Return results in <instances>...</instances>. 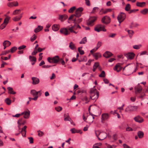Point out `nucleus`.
I'll use <instances>...</instances> for the list:
<instances>
[{
  "label": "nucleus",
  "instance_id": "49",
  "mask_svg": "<svg viewBox=\"0 0 148 148\" xmlns=\"http://www.w3.org/2000/svg\"><path fill=\"white\" fill-rule=\"evenodd\" d=\"M26 47L25 45H23L22 46H21L18 47V49L19 50H22V49H25V48Z\"/></svg>",
  "mask_w": 148,
  "mask_h": 148
},
{
  "label": "nucleus",
  "instance_id": "22",
  "mask_svg": "<svg viewBox=\"0 0 148 148\" xmlns=\"http://www.w3.org/2000/svg\"><path fill=\"white\" fill-rule=\"evenodd\" d=\"M112 54L109 51H106L103 54V56L107 58H109L110 57Z\"/></svg>",
  "mask_w": 148,
  "mask_h": 148
},
{
  "label": "nucleus",
  "instance_id": "7",
  "mask_svg": "<svg viewBox=\"0 0 148 148\" xmlns=\"http://www.w3.org/2000/svg\"><path fill=\"white\" fill-rule=\"evenodd\" d=\"M137 108V106L129 105L126 108L125 110V111L126 112H128V111H134L136 110Z\"/></svg>",
  "mask_w": 148,
  "mask_h": 148
},
{
  "label": "nucleus",
  "instance_id": "23",
  "mask_svg": "<svg viewBox=\"0 0 148 148\" xmlns=\"http://www.w3.org/2000/svg\"><path fill=\"white\" fill-rule=\"evenodd\" d=\"M43 29V27L40 25L38 26L37 28H35L34 30V32L35 33L38 32Z\"/></svg>",
  "mask_w": 148,
  "mask_h": 148
},
{
  "label": "nucleus",
  "instance_id": "46",
  "mask_svg": "<svg viewBox=\"0 0 148 148\" xmlns=\"http://www.w3.org/2000/svg\"><path fill=\"white\" fill-rule=\"evenodd\" d=\"M128 34H130V38L132 37L133 34H134V32L132 30H128L127 31Z\"/></svg>",
  "mask_w": 148,
  "mask_h": 148
},
{
  "label": "nucleus",
  "instance_id": "24",
  "mask_svg": "<svg viewBox=\"0 0 148 148\" xmlns=\"http://www.w3.org/2000/svg\"><path fill=\"white\" fill-rule=\"evenodd\" d=\"M7 89L9 91L8 92L9 93L13 95L16 93V92L13 90L12 88L10 87H8Z\"/></svg>",
  "mask_w": 148,
  "mask_h": 148
},
{
  "label": "nucleus",
  "instance_id": "37",
  "mask_svg": "<svg viewBox=\"0 0 148 148\" xmlns=\"http://www.w3.org/2000/svg\"><path fill=\"white\" fill-rule=\"evenodd\" d=\"M76 9L75 6H73L69 10L68 12L70 13H72Z\"/></svg>",
  "mask_w": 148,
  "mask_h": 148
},
{
  "label": "nucleus",
  "instance_id": "27",
  "mask_svg": "<svg viewBox=\"0 0 148 148\" xmlns=\"http://www.w3.org/2000/svg\"><path fill=\"white\" fill-rule=\"evenodd\" d=\"M16 4H14V2H12L10 3H8V5L10 7H12L13 6H17L18 5V3L17 2H16Z\"/></svg>",
  "mask_w": 148,
  "mask_h": 148
},
{
  "label": "nucleus",
  "instance_id": "14",
  "mask_svg": "<svg viewBox=\"0 0 148 148\" xmlns=\"http://www.w3.org/2000/svg\"><path fill=\"white\" fill-rule=\"evenodd\" d=\"M112 9L110 8L106 9L104 10L103 8L101 9L100 10V14H105L108 12H111Z\"/></svg>",
  "mask_w": 148,
  "mask_h": 148
},
{
  "label": "nucleus",
  "instance_id": "34",
  "mask_svg": "<svg viewBox=\"0 0 148 148\" xmlns=\"http://www.w3.org/2000/svg\"><path fill=\"white\" fill-rule=\"evenodd\" d=\"M69 47L72 50H74L75 48V47L74 45L72 42H71L70 43Z\"/></svg>",
  "mask_w": 148,
  "mask_h": 148
},
{
  "label": "nucleus",
  "instance_id": "30",
  "mask_svg": "<svg viewBox=\"0 0 148 148\" xmlns=\"http://www.w3.org/2000/svg\"><path fill=\"white\" fill-rule=\"evenodd\" d=\"M21 11V10L20 9L16 10L14 11L13 12L12 15H16L19 14Z\"/></svg>",
  "mask_w": 148,
  "mask_h": 148
},
{
  "label": "nucleus",
  "instance_id": "12",
  "mask_svg": "<svg viewBox=\"0 0 148 148\" xmlns=\"http://www.w3.org/2000/svg\"><path fill=\"white\" fill-rule=\"evenodd\" d=\"M128 59L132 60L134 58L135 54L133 53H129L125 55Z\"/></svg>",
  "mask_w": 148,
  "mask_h": 148
},
{
  "label": "nucleus",
  "instance_id": "50",
  "mask_svg": "<svg viewBox=\"0 0 148 148\" xmlns=\"http://www.w3.org/2000/svg\"><path fill=\"white\" fill-rule=\"evenodd\" d=\"M12 20L15 21H18L20 20V18H18L17 16H16L12 18Z\"/></svg>",
  "mask_w": 148,
  "mask_h": 148
},
{
  "label": "nucleus",
  "instance_id": "42",
  "mask_svg": "<svg viewBox=\"0 0 148 148\" xmlns=\"http://www.w3.org/2000/svg\"><path fill=\"white\" fill-rule=\"evenodd\" d=\"M134 67H135V65L133 64V65L131 66H130L128 68V71L131 73V72L132 71V70L134 68Z\"/></svg>",
  "mask_w": 148,
  "mask_h": 148
},
{
  "label": "nucleus",
  "instance_id": "61",
  "mask_svg": "<svg viewBox=\"0 0 148 148\" xmlns=\"http://www.w3.org/2000/svg\"><path fill=\"white\" fill-rule=\"evenodd\" d=\"M21 115V114H17L15 115H12V116L13 117H16L18 118Z\"/></svg>",
  "mask_w": 148,
  "mask_h": 148
},
{
  "label": "nucleus",
  "instance_id": "39",
  "mask_svg": "<svg viewBox=\"0 0 148 148\" xmlns=\"http://www.w3.org/2000/svg\"><path fill=\"white\" fill-rule=\"evenodd\" d=\"M5 102L8 105H10L11 103V100L8 98H6L5 100Z\"/></svg>",
  "mask_w": 148,
  "mask_h": 148
},
{
  "label": "nucleus",
  "instance_id": "25",
  "mask_svg": "<svg viewBox=\"0 0 148 148\" xmlns=\"http://www.w3.org/2000/svg\"><path fill=\"white\" fill-rule=\"evenodd\" d=\"M11 42L8 40H5L3 42V46H6L7 47L10 46L11 44Z\"/></svg>",
  "mask_w": 148,
  "mask_h": 148
},
{
  "label": "nucleus",
  "instance_id": "62",
  "mask_svg": "<svg viewBox=\"0 0 148 148\" xmlns=\"http://www.w3.org/2000/svg\"><path fill=\"white\" fill-rule=\"evenodd\" d=\"M94 29L95 31H97L98 32H100V30H101V29H99V28H97V26H96L95 27Z\"/></svg>",
  "mask_w": 148,
  "mask_h": 148
},
{
  "label": "nucleus",
  "instance_id": "60",
  "mask_svg": "<svg viewBox=\"0 0 148 148\" xmlns=\"http://www.w3.org/2000/svg\"><path fill=\"white\" fill-rule=\"evenodd\" d=\"M74 16H75V15L74 14H73L69 18L68 20H73V19L74 18Z\"/></svg>",
  "mask_w": 148,
  "mask_h": 148
},
{
  "label": "nucleus",
  "instance_id": "54",
  "mask_svg": "<svg viewBox=\"0 0 148 148\" xmlns=\"http://www.w3.org/2000/svg\"><path fill=\"white\" fill-rule=\"evenodd\" d=\"M6 25V24L3 23L0 26V29H3L5 27Z\"/></svg>",
  "mask_w": 148,
  "mask_h": 148
},
{
  "label": "nucleus",
  "instance_id": "11",
  "mask_svg": "<svg viewBox=\"0 0 148 148\" xmlns=\"http://www.w3.org/2000/svg\"><path fill=\"white\" fill-rule=\"evenodd\" d=\"M135 121L139 123H142L144 121V119L140 116L138 115L134 118Z\"/></svg>",
  "mask_w": 148,
  "mask_h": 148
},
{
  "label": "nucleus",
  "instance_id": "52",
  "mask_svg": "<svg viewBox=\"0 0 148 148\" xmlns=\"http://www.w3.org/2000/svg\"><path fill=\"white\" fill-rule=\"evenodd\" d=\"M64 120L65 121H71V119L70 117L69 116H68L66 117L64 119Z\"/></svg>",
  "mask_w": 148,
  "mask_h": 148
},
{
  "label": "nucleus",
  "instance_id": "4",
  "mask_svg": "<svg viewBox=\"0 0 148 148\" xmlns=\"http://www.w3.org/2000/svg\"><path fill=\"white\" fill-rule=\"evenodd\" d=\"M72 20L73 21V23H74V25L68 28V29L69 30L70 32L71 33L73 32L75 34H77V33L78 32L75 31L74 30L76 29L75 28V27L76 26V24H77L76 19V18L74 19L73 18Z\"/></svg>",
  "mask_w": 148,
  "mask_h": 148
},
{
  "label": "nucleus",
  "instance_id": "45",
  "mask_svg": "<svg viewBox=\"0 0 148 148\" xmlns=\"http://www.w3.org/2000/svg\"><path fill=\"white\" fill-rule=\"evenodd\" d=\"M141 47V45H135L133 46V48L135 49H138Z\"/></svg>",
  "mask_w": 148,
  "mask_h": 148
},
{
  "label": "nucleus",
  "instance_id": "32",
  "mask_svg": "<svg viewBox=\"0 0 148 148\" xmlns=\"http://www.w3.org/2000/svg\"><path fill=\"white\" fill-rule=\"evenodd\" d=\"M10 17L9 16H7L6 18L4 19L3 23L6 25L8 23L9 20L10 19Z\"/></svg>",
  "mask_w": 148,
  "mask_h": 148
},
{
  "label": "nucleus",
  "instance_id": "38",
  "mask_svg": "<svg viewBox=\"0 0 148 148\" xmlns=\"http://www.w3.org/2000/svg\"><path fill=\"white\" fill-rule=\"evenodd\" d=\"M148 12V9L146 8L141 10L140 12L143 14H145L147 13Z\"/></svg>",
  "mask_w": 148,
  "mask_h": 148
},
{
  "label": "nucleus",
  "instance_id": "17",
  "mask_svg": "<svg viewBox=\"0 0 148 148\" xmlns=\"http://www.w3.org/2000/svg\"><path fill=\"white\" fill-rule=\"evenodd\" d=\"M121 69L122 67L120 66V64L119 63L117 64L114 68V70L117 72H119Z\"/></svg>",
  "mask_w": 148,
  "mask_h": 148
},
{
  "label": "nucleus",
  "instance_id": "21",
  "mask_svg": "<svg viewBox=\"0 0 148 148\" xmlns=\"http://www.w3.org/2000/svg\"><path fill=\"white\" fill-rule=\"evenodd\" d=\"M59 25L54 24L52 26V29L53 31L56 32L59 29Z\"/></svg>",
  "mask_w": 148,
  "mask_h": 148
},
{
  "label": "nucleus",
  "instance_id": "3",
  "mask_svg": "<svg viewBox=\"0 0 148 148\" xmlns=\"http://www.w3.org/2000/svg\"><path fill=\"white\" fill-rule=\"evenodd\" d=\"M60 60L59 57L58 56H56L52 58L48 57L47 58V60L50 63H57Z\"/></svg>",
  "mask_w": 148,
  "mask_h": 148
},
{
  "label": "nucleus",
  "instance_id": "55",
  "mask_svg": "<svg viewBox=\"0 0 148 148\" xmlns=\"http://www.w3.org/2000/svg\"><path fill=\"white\" fill-rule=\"evenodd\" d=\"M10 51H4L1 54V55H5L6 54L8 53Z\"/></svg>",
  "mask_w": 148,
  "mask_h": 148
},
{
  "label": "nucleus",
  "instance_id": "8",
  "mask_svg": "<svg viewBox=\"0 0 148 148\" xmlns=\"http://www.w3.org/2000/svg\"><path fill=\"white\" fill-rule=\"evenodd\" d=\"M97 18V17L95 16L90 17L87 22V25L91 26H92L93 23L96 20Z\"/></svg>",
  "mask_w": 148,
  "mask_h": 148
},
{
  "label": "nucleus",
  "instance_id": "41",
  "mask_svg": "<svg viewBox=\"0 0 148 148\" xmlns=\"http://www.w3.org/2000/svg\"><path fill=\"white\" fill-rule=\"evenodd\" d=\"M143 133L141 131H139L138 133V136L140 138H142L143 136Z\"/></svg>",
  "mask_w": 148,
  "mask_h": 148
},
{
  "label": "nucleus",
  "instance_id": "29",
  "mask_svg": "<svg viewBox=\"0 0 148 148\" xmlns=\"http://www.w3.org/2000/svg\"><path fill=\"white\" fill-rule=\"evenodd\" d=\"M135 89L136 93H140L141 91L142 88L141 87L139 86L138 88H135Z\"/></svg>",
  "mask_w": 148,
  "mask_h": 148
},
{
  "label": "nucleus",
  "instance_id": "33",
  "mask_svg": "<svg viewBox=\"0 0 148 148\" xmlns=\"http://www.w3.org/2000/svg\"><path fill=\"white\" fill-rule=\"evenodd\" d=\"M30 92L31 94L33 95V96H36L38 95L37 92H36V91L34 90H31Z\"/></svg>",
  "mask_w": 148,
  "mask_h": 148
},
{
  "label": "nucleus",
  "instance_id": "36",
  "mask_svg": "<svg viewBox=\"0 0 148 148\" xmlns=\"http://www.w3.org/2000/svg\"><path fill=\"white\" fill-rule=\"evenodd\" d=\"M99 8L98 7H94L91 12V13H95L98 10Z\"/></svg>",
  "mask_w": 148,
  "mask_h": 148
},
{
  "label": "nucleus",
  "instance_id": "28",
  "mask_svg": "<svg viewBox=\"0 0 148 148\" xmlns=\"http://www.w3.org/2000/svg\"><path fill=\"white\" fill-rule=\"evenodd\" d=\"M145 2H137L136 3V5L140 7H143L144 6L145 4Z\"/></svg>",
  "mask_w": 148,
  "mask_h": 148
},
{
  "label": "nucleus",
  "instance_id": "31",
  "mask_svg": "<svg viewBox=\"0 0 148 148\" xmlns=\"http://www.w3.org/2000/svg\"><path fill=\"white\" fill-rule=\"evenodd\" d=\"M87 41L86 38L85 37L82 39L81 41L79 43L80 44H84Z\"/></svg>",
  "mask_w": 148,
  "mask_h": 148
},
{
  "label": "nucleus",
  "instance_id": "56",
  "mask_svg": "<svg viewBox=\"0 0 148 148\" xmlns=\"http://www.w3.org/2000/svg\"><path fill=\"white\" fill-rule=\"evenodd\" d=\"M28 139L29 140V143H33V138L32 137H29L28 138Z\"/></svg>",
  "mask_w": 148,
  "mask_h": 148
},
{
  "label": "nucleus",
  "instance_id": "1",
  "mask_svg": "<svg viewBox=\"0 0 148 148\" xmlns=\"http://www.w3.org/2000/svg\"><path fill=\"white\" fill-rule=\"evenodd\" d=\"M90 94L91 99L95 101L99 96V92H97L96 89L94 87L90 90Z\"/></svg>",
  "mask_w": 148,
  "mask_h": 148
},
{
  "label": "nucleus",
  "instance_id": "53",
  "mask_svg": "<svg viewBox=\"0 0 148 148\" xmlns=\"http://www.w3.org/2000/svg\"><path fill=\"white\" fill-rule=\"evenodd\" d=\"M38 135L40 136H41L44 134L43 132L42 131H38Z\"/></svg>",
  "mask_w": 148,
  "mask_h": 148
},
{
  "label": "nucleus",
  "instance_id": "19",
  "mask_svg": "<svg viewBox=\"0 0 148 148\" xmlns=\"http://www.w3.org/2000/svg\"><path fill=\"white\" fill-rule=\"evenodd\" d=\"M68 18V16L66 14L60 15L59 16V19L62 21Z\"/></svg>",
  "mask_w": 148,
  "mask_h": 148
},
{
  "label": "nucleus",
  "instance_id": "18",
  "mask_svg": "<svg viewBox=\"0 0 148 148\" xmlns=\"http://www.w3.org/2000/svg\"><path fill=\"white\" fill-rule=\"evenodd\" d=\"M109 118V115L107 113H103L101 115V120L104 121L108 119Z\"/></svg>",
  "mask_w": 148,
  "mask_h": 148
},
{
  "label": "nucleus",
  "instance_id": "5",
  "mask_svg": "<svg viewBox=\"0 0 148 148\" xmlns=\"http://www.w3.org/2000/svg\"><path fill=\"white\" fill-rule=\"evenodd\" d=\"M126 18L125 14L122 12H121L117 16V19L120 24Z\"/></svg>",
  "mask_w": 148,
  "mask_h": 148
},
{
  "label": "nucleus",
  "instance_id": "13",
  "mask_svg": "<svg viewBox=\"0 0 148 148\" xmlns=\"http://www.w3.org/2000/svg\"><path fill=\"white\" fill-rule=\"evenodd\" d=\"M32 84L33 85L37 84L39 83V79L36 77H32Z\"/></svg>",
  "mask_w": 148,
  "mask_h": 148
},
{
  "label": "nucleus",
  "instance_id": "47",
  "mask_svg": "<svg viewBox=\"0 0 148 148\" xmlns=\"http://www.w3.org/2000/svg\"><path fill=\"white\" fill-rule=\"evenodd\" d=\"M81 48H82V47H79L78 48V51L80 54L82 55L84 53V52L83 50L80 49Z\"/></svg>",
  "mask_w": 148,
  "mask_h": 148
},
{
  "label": "nucleus",
  "instance_id": "20",
  "mask_svg": "<svg viewBox=\"0 0 148 148\" xmlns=\"http://www.w3.org/2000/svg\"><path fill=\"white\" fill-rule=\"evenodd\" d=\"M97 26V28H99V29H101L100 31H102L103 32L106 31V30L104 29V27L103 25L101 24H98Z\"/></svg>",
  "mask_w": 148,
  "mask_h": 148
},
{
  "label": "nucleus",
  "instance_id": "51",
  "mask_svg": "<svg viewBox=\"0 0 148 148\" xmlns=\"http://www.w3.org/2000/svg\"><path fill=\"white\" fill-rule=\"evenodd\" d=\"M55 109L58 111V112H60L62 110V108L60 107H57L55 108Z\"/></svg>",
  "mask_w": 148,
  "mask_h": 148
},
{
  "label": "nucleus",
  "instance_id": "26",
  "mask_svg": "<svg viewBox=\"0 0 148 148\" xmlns=\"http://www.w3.org/2000/svg\"><path fill=\"white\" fill-rule=\"evenodd\" d=\"M94 57L96 59H97L101 57V54L99 53H95L93 54Z\"/></svg>",
  "mask_w": 148,
  "mask_h": 148
},
{
  "label": "nucleus",
  "instance_id": "58",
  "mask_svg": "<svg viewBox=\"0 0 148 148\" xmlns=\"http://www.w3.org/2000/svg\"><path fill=\"white\" fill-rule=\"evenodd\" d=\"M71 131L72 133H75L77 132V130L74 128L71 129Z\"/></svg>",
  "mask_w": 148,
  "mask_h": 148
},
{
  "label": "nucleus",
  "instance_id": "59",
  "mask_svg": "<svg viewBox=\"0 0 148 148\" xmlns=\"http://www.w3.org/2000/svg\"><path fill=\"white\" fill-rule=\"evenodd\" d=\"M101 42H98L97 43L96 47L98 49L101 46Z\"/></svg>",
  "mask_w": 148,
  "mask_h": 148
},
{
  "label": "nucleus",
  "instance_id": "43",
  "mask_svg": "<svg viewBox=\"0 0 148 148\" xmlns=\"http://www.w3.org/2000/svg\"><path fill=\"white\" fill-rule=\"evenodd\" d=\"M100 77H104L105 76V73L104 71H102L101 73L99 75Z\"/></svg>",
  "mask_w": 148,
  "mask_h": 148
},
{
  "label": "nucleus",
  "instance_id": "9",
  "mask_svg": "<svg viewBox=\"0 0 148 148\" xmlns=\"http://www.w3.org/2000/svg\"><path fill=\"white\" fill-rule=\"evenodd\" d=\"M110 18L109 16H106L102 18L101 19V22L103 23L108 24L110 22Z\"/></svg>",
  "mask_w": 148,
  "mask_h": 148
},
{
  "label": "nucleus",
  "instance_id": "35",
  "mask_svg": "<svg viewBox=\"0 0 148 148\" xmlns=\"http://www.w3.org/2000/svg\"><path fill=\"white\" fill-rule=\"evenodd\" d=\"M29 58L31 61H34L35 62L36 61V58L34 57L29 56Z\"/></svg>",
  "mask_w": 148,
  "mask_h": 148
},
{
  "label": "nucleus",
  "instance_id": "15",
  "mask_svg": "<svg viewBox=\"0 0 148 148\" xmlns=\"http://www.w3.org/2000/svg\"><path fill=\"white\" fill-rule=\"evenodd\" d=\"M60 32L64 34V35H66L69 34L67 29L66 28H63L61 29L60 30Z\"/></svg>",
  "mask_w": 148,
  "mask_h": 148
},
{
  "label": "nucleus",
  "instance_id": "40",
  "mask_svg": "<svg viewBox=\"0 0 148 148\" xmlns=\"http://www.w3.org/2000/svg\"><path fill=\"white\" fill-rule=\"evenodd\" d=\"M130 5L129 4H127L126 5L125 10L126 11H129L130 9Z\"/></svg>",
  "mask_w": 148,
  "mask_h": 148
},
{
  "label": "nucleus",
  "instance_id": "57",
  "mask_svg": "<svg viewBox=\"0 0 148 148\" xmlns=\"http://www.w3.org/2000/svg\"><path fill=\"white\" fill-rule=\"evenodd\" d=\"M99 66L98 63L96 62L95 63L93 66V67L95 68H97Z\"/></svg>",
  "mask_w": 148,
  "mask_h": 148
},
{
  "label": "nucleus",
  "instance_id": "48",
  "mask_svg": "<svg viewBox=\"0 0 148 148\" xmlns=\"http://www.w3.org/2000/svg\"><path fill=\"white\" fill-rule=\"evenodd\" d=\"M36 36L35 34H34L32 37L30 38V40L31 41H33L35 40L36 38Z\"/></svg>",
  "mask_w": 148,
  "mask_h": 148
},
{
  "label": "nucleus",
  "instance_id": "63",
  "mask_svg": "<svg viewBox=\"0 0 148 148\" xmlns=\"http://www.w3.org/2000/svg\"><path fill=\"white\" fill-rule=\"evenodd\" d=\"M82 18H78L77 21V23H79L82 21Z\"/></svg>",
  "mask_w": 148,
  "mask_h": 148
},
{
  "label": "nucleus",
  "instance_id": "44",
  "mask_svg": "<svg viewBox=\"0 0 148 148\" xmlns=\"http://www.w3.org/2000/svg\"><path fill=\"white\" fill-rule=\"evenodd\" d=\"M17 49V48L16 47H12L10 50V52L13 53Z\"/></svg>",
  "mask_w": 148,
  "mask_h": 148
},
{
  "label": "nucleus",
  "instance_id": "16",
  "mask_svg": "<svg viewBox=\"0 0 148 148\" xmlns=\"http://www.w3.org/2000/svg\"><path fill=\"white\" fill-rule=\"evenodd\" d=\"M30 114V112L29 111H25L22 112L21 113V115L23 114L24 115V117L25 119L28 118Z\"/></svg>",
  "mask_w": 148,
  "mask_h": 148
},
{
  "label": "nucleus",
  "instance_id": "64",
  "mask_svg": "<svg viewBox=\"0 0 148 148\" xmlns=\"http://www.w3.org/2000/svg\"><path fill=\"white\" fill-rule=\"evenodd\" d=\"M56 77L54 73H53L52 74V75L51 77H50V79H53Z\"/></svg>",
  "mask_w": 148,
  "mask_h": 148
},
{
  "label": "nucleus",
  "instance_id": "6",
  "mask_svg": "<svg viewBox=\"0 0 148 148\" xmlns=\"http://www.w3.org/2000/svg\"><path fill=\"white\" fill-rule=\"evenodd\" d=\"M83 10V8L82 7H79L77 8L74 14L75 16L78 18L81 16Z\"/></svg>",
  "mask_w": 148,
  "mask_h": 148
},
{
  "label": "nucleus",
  "instance_id": "2",
  "mask_svg": "<svg viewBox=\"0 0 148 148\" xmlns=\"http://www.w3.org/2000/svg\"><path fill=\"white\" fill-rule=\"evenodd\" d=\"M95 134L99 140H102L107 137V134L103 132H100L99 131L95 132Z\"/></svg>",
  "mask_w": 148,
  "mask_h": 148
},
{
  "label": "nucleus",
  "instance_id": "10",
  "mask_svg": "<svg viewBox=\"0 0 148 148\" xmlns=\"http://www.w3.org/2000/svg\"><path fill=\"white\" fill-rule=\"evenodd\" d=\"M27 128V126H24L23 127L21 130V131L19 132V133H16L15 134V135L16 136L18 135L19 134L21 133L23 137H25L26 134V129Z\"/></svg>",
  "mask_w": 148,
  "mask_h": 148
}]
</instances>
